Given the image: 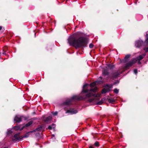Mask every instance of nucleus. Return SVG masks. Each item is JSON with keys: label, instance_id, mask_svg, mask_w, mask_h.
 <instances>
[{"label": "nucleus", "instance_id": "27", "mask_svg": "<svg viewBox=\"0 0 148 148\" xmlns=\"http://www.w3.org/2000/svg\"><path fill=\"white\" fill-rule=\"evenodd\" d=\"M134 72L135 74H136L137 73V71L136 69H134Z\"/></svg>", "mask_w": 148, "mask_h": 148}, {"label": "nucleus", "instance_id": "32", "mask_svg": "<svg viewBox=\"0 0 148 148\" xmlns=\"http://www.w3.org/2000/svg\"><path fill=\"white\" fill-rule=\"evenodd\" d=\"M2 27H1L0 26V30L1 29Z\"/></svg>", "mask_w": 148, "mask_h": 148}, {"label": "nucleus", "instance_id": "22", "mask_svg": "<svg viewBox=\"0 0 148 148\" xmlns=\"http://www.w3.org/2000/svg\"><path fill=\"white\" fill-rule=\"evenodd\" d=\"M12 131L11 130H10L8 131V134H11V133H12Z\"/></svg>", "mask_w": 148, "mask_h": 148}, {"label": "nucleus", "instance_id": "15", "mask_svg": "<svg viewBox=\"0 0 148 148\" xmlns=\"http://www.w3.org/2000/svg\"><path fill=\"white\" fill-rule=\"evenodd\" d=\"M8 49V47L6 46H5L3 48V51L4 52V53H3V54H5V52H6V51Z\"/></svg>", "mask_w": 148, "mask_h": 148}, {"label": "nucleus", "instance_id": "5", "mask_svg": "<svg viewBox=\"0 0 148 148\" xmlns=\"http://www.w3.org/2000/svg\"><path fill=\"white\" fill-rule=\"evenodd\" d=\"M143 43V42L142 41H138L136 42L135 46L137 48H139L142 45Z\"/></svg>", "mask_w": 148, "mask_h": 148}, {"label": "nucleus", "instance_id": "23", "mask_svg": "<svg viewBox=\"0 0 148 148\" xmlns=\"http://www.w3.org/2000/svg\"><path fill=\"white\" fill-rule=\"evenodd\" d=\"M108 67L110 69H112L113 68V66H112V65H109L108 66Z\"/></svg>", "mask_w": 148, "mask_h": 148}, {"label": "nucleus", "instance_id": "4", "mask_svg": "<svg viewBox=\"0 0 148 148\" xmlns=\"http://www.w3.org/2000/svg\"><path fill=\"white\" fill-rule=\"evenodd\" d=\"M135 62L136 61L134 60H132V61H130L128 63L126 64L125 66V69H127L128 67L132 66Z\"/></svg>", "mask_w": 148, "mask_h": 148}, {"label": "nucleus", "instance_id": "2", "mask_svg": "<svg viewBox=\"0 0 148 148\" xmlns=\"http://www.w3.org/2000/svg\"><path fill=\"white\" fill-rule=\"evenodd\" d=\"M68 43L70 45L77 48L86 47L87 44V40L86 38L84 37H80L77 39L75 37H71L69 39Z\"/></svg>", "mask_w": 148, "mask_h": 148}, {"label": "nucleus", "instance_id": "31", "mask_svg": "<svg viewBox=\"0 0 148 148\" xmlns=\"http://www.w3.org/2000/svg\"><path fill=\"white\" fill-rule=\"evenodd\" d=\"M89 148H94L92 146H90V147H89Z\"/></svg>", "mask_w": 148, "mask_h": 148}, {"label": "nucleus", "instance_id": "24", "mask_svg": "<svg viewBox=\"0 0 148 148\" xmlns=\"http://www.w3.org/2000/svg\"><path fill=\"white\" fill-rule=\"evenodd\" d=\"M53 114L54 115H56L57 114H58V112H53Z\"/></svg>", "mask_w": 148, "mask_h": 148}, {"label": "nucleus", "instance_id": "12", "mask_svg": "<svg viewBox=\"0 0 148 148\" xmlns=\"http://www.w3.org/2000/svg\"><path fill=\"white\" fill-rule=\"evenodd\" d=\"M110 91V90L108 89H106L105 88H103L102 90V93H105L106 92H108Z\"/></svg>", "mask_w": 148, "mask_h": 148}, {"label": "nucleus", "instance_id": "21", "mask_svg": "<svg viewBox=\"0 0 148 148\" xmlns=\"http://www.w3.org/2000/svg\"><path fill=\"white\" fill-rule=\"evenodd\" d=\"M95 145L96 146H99V143L97 142H96L95 143Z\"/></svg>", "mask_w": 148, "mask_h": 148}, {"label": "nucleus", "instance_id": "9", "mask_svg": "<svg viewBox=\"0 0 148 148\" xmlns=\"http://www.w3.org/2000/svg\"><path fill=\"white\" fill-rule=\"evenodd\" d=\"M24 128V127H21L20 126H16L14 127V129L16 130H23Z\"/></svg>", "mask_w": 148, "mask_h": 148}, {"label": "nucleus", "instance_id": "26", "mask_svg": "<svg viewBox=\"0 0 148 148\" xmlns=\"http://www.w3.org/2000/svg\"><path fill=\"white\" fill-rule=\"evenodd\" d=\"M130 56L129 55H126L125 58V59L128 58L130 57Z\"/></svg>", "mask_w": 148, "mask_h": 148}, {"label": "nucleus", "instance_id": "33", "mask_svg": "<svg viewBox=\"0 0 148 148\" xmlns=\"http://www.w3.org/2000/svg\"><path fill=\"white\" fill-rule=\"evenodd\" d=\"M98 104H100V103H98Z\"/></svg>", "mask_w": 148, "mask_h": 148}, {"label": "nucleus", "instance_id": "17", "mask_svg": "<svg viewBox=\"0 0 148 148\" xmlns=\"http://www.w3.org/2000/svg\"><path fill=\"white\" fill-rule=\"evenodd\" d=\"M143 58L144 57L142 55H140L138 58V59L140 60L143 59Z\"/></svg>", "mask_w": 148, "mask_h": 148}, {"label": "nucleus", "instance_id": "25", "mask_svg": "<svg viewBox=\"0 0 148 148\" xmlns=\"http://www.w3.org/2000/svg\"><path fill=\"white\" fill-rule=\"evenodd\" d=\"M89 47L91 48H92L93 47V45L92 44H90L89 45Z\"/></svg>", "mask_w": 148, "mask_h": 148}, {"label": "nucleus", "instance_id": "18", "mask_svg": "<svg viewBox=\"0 0 148 148\" xmlns=\"http://www.w3.org/2000/svg\"><path fill=\"white\" fill-rule=\"evenodd\" d=\"M143 50L145 51V52H148V47H145L143 48Z\"/></svg>", "mask_w": 148, "mask_h": 148}, {"label": "nucleus", "instance_id": "6", "mask_svg": "<svg viewBox=\"0 0 148 148\" xmlns=\"http://www.w3.org/2000/svg\"><path fill=\"white\" fill-rule=\"evenodd\" d=\"M52 119L51 116H49L47 117H43V121L46 123H48Z\"/></svg>", "mask_w": 148, "mask_h": 148}, {"label": "nucleus", "instance_id": "19", "mask_svg": "<svg viewBox=\"0 0 148 148\" xmlns=\"http://www.w3.org/2000/svg\"><path fill=\"white\" fill-rule=\"evenodd\" d=\"M114 92L116 94L118 93L119 92V90L117 89H115L114 90Z\"/></svg>", "mask_w": 148, "mask_h": 148}, {"label": "nucleus", "instance_id": "34", "mask_svg": "<svg viewBox=\"0 0 148 148\" xmlns=\"http://www.w3.org/2000/svg\"><path fill=\"white\" fill-rule=\"evenodd\" d=\"M3 148H6L5 147H4Z\"/></svg>", "mask_w": 148, "mask_h": 148}, {"label": "nucleus", "instance_id": "28", "mask_svg": "<svg viewBox=\"0 0 148 148\" xmlns=\"http://www.w3.org/2000/svg\"><path fill=\"white\" fill-rule=\"evenodd\" d=\"M146 54L145 53H143L142 55L144 57L146 56Z\"/></svg>", "mask_w": 148, "mask_h": 148}, {"label": "nucleus", "instance_id": "8", "mask_svg": "<svg viewBox=\"0 0 148 148\" xmlns=\"http://www.w3.org/2000/svg\"><path fill=\"white\" fill-rule=\"evenodd\" d=\"M21 118L19 116H15L14 120L17 123H19L21 121Z\"/></svg>", "mask_w": 148, "mask_h": 148}, {"label": "nucleus", "instance_id": "29", "mask_svg": "<svg viewBox=\"0 0 148 148\" xmlns=\"http://www.w3.org/2000/svg\"><path fill=\"white\" fill-rule=\"evenodd\" d=\"M51 126L52 127H53L54 126H55V125L54 124H52Z\"/></svg>", "mask_w": 148, "mask_h": 148}, {"label": "nucleus", "instance_id": "7", "mask_svg": "<svg viewBox=\"0 0 148 148\" xmlns=\"http://www.w3.org/2000/svg\"><path fill=\"white\" fill-rule=\"evenodd\" d=\"M77 112V110L74 109H71L67 111L66 113H70L71 114H76Z\"/></svg>", "mask_w": 148, "mask_h": 148}, {"label": "nucleus", "instance_id": "16", "mask_svg": "<svg viewBox=\"0 0 148 148\" xmlns=\"http://www.w3.org/2000/svg\"><path fill=\"white\" fill-rule=\"evenodd\" d=\"M108 73L107 71L106 70H104L103 71V75H108Z\"/></svg>", "mask_w": 148, "mask_h": 148}, {"label": "nucleus", "instance_id": "13", "mask_svg": "<svg viewBox=\"0 0 148 148\" xmlns=\"http://www.w3.org/2000/svg\"><path fill=\"white\" fill-rule=\"evenodd\" d=\"M121 73H116L113 74L112 75V78H116V77H118V75H120Z\"/></svg>", "mask_w": 148, "mask_h": 148}, {"label": "nucleus", "instance_id": "1", "mask_svg": "<svg viewBox=\"0 0 148 148\" xmlns=\"http://www.w3.org/2000/svg\"><path fill=\"white\" fill-rule=\"evenodd\" d=\"M102 79V77H100L98 78L97 81L90 84V86L87 84L84 85L83 87L82 93L87 92L89 91L90 92L87 94L86 96L83 97L81 96L79 97L77 96H73L71 99L67 100L64 103V105H67L71 104L72 101L73 100L86 99L87 98H89L88 100L89 102L96 101L97 99V98L96 97L97 95L94 94L93 92H96L97 90V88L95 87L94 88H92L95 86L97 84L102 83L103 82L100 81V80Z\"/></svg>", "mask_w": 148, "mask_h": 148}, {"label": "nucleus", "instance_id": "20", "mask_svg": "<svg viewBox=\"0 0 148 148\" xmlns=\"http://www.w3.org/2000/svg\"><path fill=\"white\" fill-rule=\"evenodd\" d=\"M55 128V126L53 127H52L51 125L49 126L48 127V129L49 130H51L52 128Z\"/></svg>", "mask_w": 148, "mask_h": 148}, {"label": "nucleus", "instance_id": "3", "mask_svg": "<svg viewBox=\"0 0 148 148\" xmlns=\"http://www.w3.org/2000/svg\"><path fill=\"white\" fill-rule=\"evenodd\" d=\"M21 138L19 136V134H16L14 135V136H13L12 138V140L13 141H16L18 140H21Z\"/></svg>", "mask_w": 148, "mask_h": 148}, {"label": "nucleus", "instance_id": "14", "mask_svg": "<svg viewBox=\"0 0 148 148\" xmlns=\"http://www.w3.org/2000/svg\"><path fill=\"white\" fill-rule=\"evenodd\" d=\"M32 123H33V122L32 121H29L26 124L25 126H23V127H27L31 125H32Z\"/></svg>", "mask_w": 148, "mask_h": 148}, {"label": "nucleus", "instance_id": "10", "mask_svg": "<svg viewBox=\"0 0 148 148\" xmlns=\"http://www.w3.org/2000/svg\"><path fill=\"white\" fill-rule=\"evenodd\" d=\"M39 129V128H37L34 130L29 132L25 135L24 137L25 138L28 137L29 135V134L30 133H32L33 132H35L36 131H38Z\"/></svg>", "mask_w": 148, "mask_h": 148}, {"label": "nucleus", "instance_id": "30", "mask_svg": "<svg viewBox=\"0 0 148 148\" xmlns=\"http://www.w3.org/2000/svg\"><path fill=\"white\" fill-rule=\"evenodd\" d=\"M107 86H108V87H110V88H111V87H112V85H111V86H110L109 85H107Z\"/></svg>", "mask_w": 148, "mask_h": 148}, {"label": "nucleus", "instance_id": "11", "mask_svg": "<svg viewBox=\"0 0 148 148\" xmlns=\"http://www.w3.org/2000/svg\"><path fill=\"white\" fill-rule=\"evenodd\" d=\"M146 37V40L144 43V45H147L148 43V32H147Z\"/></svg>", "mask_w": 148, "mask_h": 148}]
</instances>
